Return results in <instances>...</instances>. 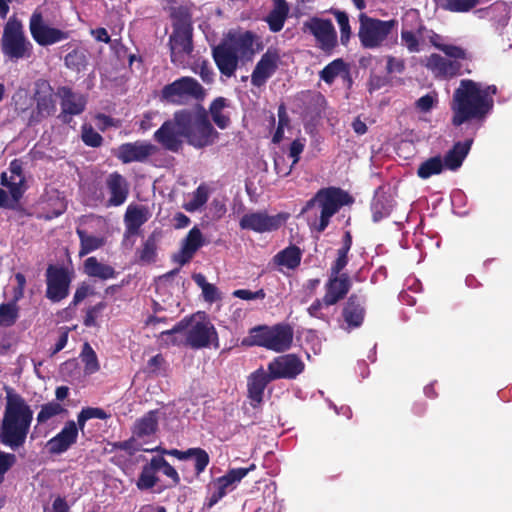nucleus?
Here are the masks:
<instances>
[{"label": "nucleus", "instance_id": "f257e3e1", "mask_svg": "<svg viewBox=\"0 0 512 512\" xmlns=\"http://www.w3.org/2000/svg\"><path fill=\"white\" fill-rule=\"evenodd\" d=\"M153 137L163 149L177 153L182 148V138L195 148H203L213 144L218 133L211 124L205 108L197 104L192 109L176 111L173 119L166 120L154 132Z\"/></svg>", "mask_w": 512, "mask_h": 512}, {"label": "nucleus", "instance_id": "f03ea898", "mask_svg": "<svg viewBox=\"0 0 512 512\" xmlns=\"http://www.w3.org/2000/svg\"><path fill=\"white\" fill-rule=\"evenodd\" d=\"M496 94L495 85L482 88L480 83L471 79L461 80L453 93L452 125L459 127L471 120H483L493 109V96Z\"/></svg>", "mask_w": 512, "mask_h": 512}, {"label": "nucleus", "instance_id": "7ed1b4c3", "mask_svg": "<svg viewBox=\"0 0 512 512\" xmlns=\"http://www.w3.org/2000/svg\"><path fill=\"white\" fill-rule=\"evenodd\" d=\"M5 407L0 423V443L12 451L23 448L33 420V411L24 397L6 390Z\"/></svg>", "mask_w": 512, "mask_h": 512}, {"label": "nucleus", "instance_id": "20e7f679", "mask_svg": "<svg viewBox=\"0 0 512 512\" xmlns=\"http://www.w3.org/2000/svg\"><path fill=\"white\" fill-rule=\"evenodd\" d=\"M256 38L252 31H229L219 44L212 47V58L223 76H234L239 61L248 62L253 59Z\"/></svg>", "mask_w": 512, "mask_h": 512}, {"label": "nucleus", "instance_id": "39448f33", "mask_svg": "<svg viewBox=\"0 0 512 512\" xmlns=\"http://www.w3.org/2000/svg\"><path fill=\"white\" fill-rule=\"evenodd\" d=\"M354 202V198L345 190L339 187L321 188L316 192L313 198L308 200L302 208L301 213H308L317 205L320 214L309 217L308 222L312 229L322 233L328 227L330 219L343 207Z\"/></svg>", "mask_w": 512, "mask_h": 512}, {"label": "nucleus", "instance_id": "423d86ee", "mask_svg": "<svg viewBox=\"0 0 512 512\" xmlns=\"http://www.w3.org/2000/svg\"><path fill=\"white\" fill-rule=\"evenodd\" d=\"M185 332V344L192 349H201L214 344L218 347V334L209 321H197L192 323L189 318L179 321L172 329L162 331L161 336L166 342L177 345L181 341L176 338V334Z\"/></svg>", "mask_w": 512, "mask_h": 512}, {"label": "nucleus", "instance_id": "0eeeda50", "mask_svg": "<svg viewBox=\"0 0 512 512\" xmlns=\"http://www.w3.org/2000/svg\"><path fill=\"white\" fill-rule=\"evenodd\" d=\"M293 335V329L288 324H276L271 327L261 325L250 329L246 341L249 345L264 347L280 353L290 349Z\"/></svg>", "mask_w": 512, "mask_h": 512}, {"label": "nucleus", "instance_id": "6e6552de", "mask_svg": "<svg viewBox=\"0 0 512 512\" xmlns=\"http://www.w3.org/2000/svg\"><path fill=\"white\" fill-rule=\"evenodd\" d=\"M206 96L205 88L197 79L183 76L165 85L160 93L162 102L173 105H188L195 101H203Z\"/></svg>", "mask_w": 512, "mask_h": 512}, {"label": "nucleus", "instance_id": "1a4fd4ad", "mask_svg": "<svg viewBox=\"0 0 512 512\" xmlns=\"http://www.w3.org/2000/svg\"><path fill=\"white\" fill-rule=\"evenodd\" d=\"M1 50L10 60L29 58L32 55L33 46L25 36L21 21L14 16L4 25Z\"/></svg>", "mask_w": 512, "mask_h": 512}, {"label": "nucleus", "instance_id": "9d476101", "mask_svg": "<svg viewBox=\"0 0 512 512\" xmlns=\"http://www.w3.org/2000/svg\"><path fill=\"white\" fill-rule=\"evenodd\" d=\"M359 24L358 37L361 46L365 49H375L382 46L397 25V20H380L361 13Z\"/></svg>", "mask_w": 512, "mask_h": 512}, {"label": "nucleus", "instance_id": "9b49d317", "mask_svg": "<svg viewBox=\"0 0 512 512\" xmlns=\"http://www.w3.org/2000/svg\"><path fill=\"white\" fill-rule=\"evenodd\" d=\"M45 296L53 303H58L69 295L73 272L64 266L49 264L46 273Z\"/></svg>", "mask_w": 512, "mask_h": 512}, {"label": "nucleus", "instance_id": "f8f14e48", "mask_svg": "<svg viewBox=\"0 0 512 512\" xmlns=\"http://www.w3.org/2000/svg\"><path fill=\"white\" fill-rule=\"evenodd\" d=\"M33 100L36 103L30 120L40 122L56 112L54 90L46 79H38L34 83Z\"/></svg>", "mask_w": 512, "mask_h": 512}, {"label": "nucleus", "instance_id": "ddd939ff", "mask_svg": "<svg viewBox=\"0 0 512 512\" xmlns=\"http://www.w3.org/2000/svg\"><path fill=\"white\" fill-rule=\"evenodd\" d=\"M303 31L312 34L318 47L326 53H331L337 46V33L330 19L311 17L303 23Z\"/></svg>", "mask_w": 512, "mask_h": 512}, {"label": "nucleus", "instance_id": "4468645a", "mask_svg": "<svg viewBox=\"0 0 512 512\" xmlns=\"http://www.w3.org/2000/svg\"><path fill=\"white\" fill-rule=\"evenodd\" d=\"M29 30L34 41L40 46H50L69 38V32L47 25L38 10L30 17Z\"/></svg>", "mask_w": 512, "mask_h": 512}, {"label": "nucleus", "instance_id": "2eb2a0df", "mask_svg": "<svg viewBox=\"0 0 512 512\" xmlns=\"http://www.w3.org/2000/svg\"><path fill=\"white\" fill-rule=\"evenodd\" d=\"M256 469V465L252 463L246 468H232L221 477L214 480V491L205 502L204 506L207 509L214 507L223 497H225L229 490H232V486L239 483L250 471Z\"/></svg>", "mask_w": 512, "mask_h": 512}, {"label": "nucleus", "instance_id": "dca6fc26", "mask_svg": "<svg viewBox=\"0 0 512 512\" xmlns=\"http://www.w3.org/2000/svg\"><path fill=\"white\" fill-rule=\"evenodd\" d=\"M287 216L279 213L268 215L266 211L246 213L239 221L243 230H251L257 233L271 232L278 230L286 221Z\"/></svg>", "mask_w": 512, "mask_h": 512}, {"label": "nucleus", "instance_id": "f3484780", "mask_svg": "<svg viewBox=\"0 0 512 512\" xmlns=\"http://www.w3.org/2000/svg\"><path fill=\"white\" fill-rule=\"evenodd\" d=\"M425 67L432 72L435 78L452 79L462 74H471L472 69L460 61L451 60L440 54L432 53L425 60Z\"/></svg>", "mask_w": 512, "mask_h": 512}, {"label": "nucleus", "instance_id": "a211bd4d", "mask_svg": "<svg viewBox=\"0 0 512 512\" xmlns=\"http://www.w3.org/2000/svg\"><path fill=\"white\" fill-rule=\"evenodd\" d=\"M305 368L304 362L296 354L275 357L267 366L270 378L295 379Z\"/></svg>", "mask_w": 512, "mask_h": 512}, {"label": "nucleus", "instance_id": "6ab92c4d", "mask_svg": "<svg viewBox=\"0 0 512 512\" xmlns=\"http://www.w3.org/2000/svg\"><path fill=\"white\" fill-rule=\"evenodd\" d=\"M365 303V297L356 293H352L344 302L341 316L345 324L343 326L345 330L351 331L363 324L366 315Z\"/></svg>", "mask_w": 512, "mask_h": 512}, {"label": "nucleus", "instance_id": "aec40b11", "mask_svg": "<svg viewBox=\"0 0 512 512\" xmlns=\"http://www.w3.org/2000/svg\"><path fill=\"white\" fill-rule=\"evenodd\" d=\"M157 152V147L147 141L123 143L118 147L116 157L123 163L145 162Z\"/></svg>", "mask_w": 512, "mask_h": 512}, {"label": "nucleus", "instance_id": "412c9836", "mask_svg": "<svg viewBox=\"0 0 512 512\" xmlns=\"http://www.w3.org/2000/svg\"><path fill=\"white\" fill-rule=\"evenodd\" d=\"M280 61V55L275 48H268L257 62L252 74L251 83L253 86L261 87L276 72Z\"/></svg>", "mask_w": 512, "mask_h": 512}, {"label": "nucleus", "instance_id": "4be33fe9", "mask_svg": "<svg viewBox=\"0 0 512 512\" xmlns=\"http://www.w3.org/2000/svg\"><path fill=\"white\" fill-rule=\"evenodd\" d=\"M171 62L182 64L191 56L193 46V31H172L168 42Z\"/></svg>", "mask_w": 512, "mask_h": 512}, {"label": "nucleus", "instance_id": "5701e85b", "mask_svg": "<svg viewBox=\"0 0 512 512\" xmlns=\"http://www.w3.org/2000/svg\"><path fill=\"white\" fill-rule=\"evenodd\" d=\"M57 95L61 102V119L64 123H70L71 116L81 114L86 107V99L68 87L61 86L58 88Z\"/></svg>", "mask_w": 512, "mask_h": 512}, {"label": "nucleus", "instance_id": "b1692460", "mask_svg": "<svg viewBox=\"0 0 512 512\" xmlns=\"http://www.w3.org/2000/svg\"><path fill=\"white\" fill-rule=\"evenodd\" d=\"M77 439L78 428L76 422L69 420L58 434L48 440L46 444L47 451L51 455H60L74 445Z\"/></svg>", "mask_w": 512, "mask_h": 512}, {"label": "nucleus", "instance_id": "393cba45", "mask_svg": "<svg viewBox=\"0 0 512 512\" xmlns=\"http://www.w3.org/2000/svg\"><path fill=\"white\" fill-rule=\"evenodd\" d=\"M351 280L347 273L341 275L329 274L325 284L324 302L325 306H333L343 300L351 289Z\"/></svg>", "mask_w": 512, "mask_h": 512}, {"label": "nucleus", "instance_id": "a878e982", "mask_svg": "<svg viewBox=\"0 0 512 512\" xmlns=\"http://www.w3.org/2000/svg\"><path fill=\"white\" fill-rule=\"evenodd\" d=\"M150 218L148 207L144 205L130 204L124 214V237L129 238L140 233V228Z\"/></svg>", "mask_w": 512, "mask_h": 512}, {"label": "nucleus", "instance_id": "bb28decb", "mask_svg": "<svg viewBox=\"0 0 512 512\" xmlns=\"http://www.w3.org/2000/svg\"><path fill=\"white\" fill-rule=\"evenodd\" d=\"M106 187L110 193L107 207H118L125 203L129 195V183L123 175L113 172L106 178Z\"/></svg>", "mask_w": 512, "mask_h": 512}, {"label": "nucleus", "instance_id": "cd10ccee", "mask_svg": "<svg viewBox=\"0 0 512 512\" xmlns=\"http://www.w3.org/2000/svg\"><path fill=\"white\" fill-rule=\"evenodd\" d=\"M273 381L268 372L262 367L252 372L247 378V392L251 405L255 408L263 401L267 385Z\"/></svg>", "mask_w": 512, "mask_h": 512}, {"label": "nucleus", "instance_id": "c85d7f7f", "mask_svg": "<svg viewBox=\"0 0 512 512\" xmlns=\"http://www.w3.org/2000/svg\"><path fill=\"white\" fill-rule=\"evenodd\" d=\"M472 143V139L456 142L442 160L444 167L451 171L459 169L467 157Z\"/></svg>", "mask_w": 512, "mask_h": 512}, {"label": "nucleus", "instance_id": "c756f323", "mask_svg": "<svg viewBox=\"0 0 512 512\" xmlns=\"http://www.w3.org/2000/svg\"><path fill=\"white\" fill-rule=\"evenodd\" d=\"M158 410H150L133 425L132 433L138 438L151 436L158 430Z\"/></svg>", "mask_w": 512, "mask_h": 512}, {"label": "nucleus", "instance_id": "7c9ffc66", "mask_svg": "<svg viewBox=\"0 0 512 512\" xmlns=\"http://www.w3.org/2000/svg\"><path fill=\"white\" fill-rule=\"evenodd\" d=\"M301 259L302 250L293 244L282 249L273 257V261L276 265L285 267L289 270L297 269L301 264Z\"/></svg>", "mask_w": 512, "mask_h": 512}, {"label": "nucleus", "instance_id": "2f4dec72", "mask_svg": "<svg viewBox=\"0 0 512 512\" xmlns=\"http://www.w3.org/2000/svg\"><path fill=\"white\" fill-rule=\"evenodd\" d=\"M426 31L425 25L421 20H418V24L415 29H408L404 25L401 31V42L407 48L410 53H417L420 49V38L423 37Z\"/></svg>", "mask_w": 512, "mask_h": 512}, {"label": "nucleus", "instance_id": "473e14b6", "mask_svg": "<svg viewBox=\"0 0 512 512\" xmlns=\"http://www.w3.org/2000/svg\"><path fill=\"white\" fill-rule=\"evenodd\" d=\"M84 272L90 277H96L102 280L114 278L116 272L110 265L103 264L96 257H89L84 262Z\"/></svg>", "mask_w": 512, "mask_h": 512}, {"label": "nucleus", "instance_id": "72a5a7b5", "mask_svg": "<svg viewBox=\"0 0 512 512\" xmlns=\"http://www.w3.org/2000/svg\"><path fill=\"white\" fill-rule=\"evenodd\" d=\"M289 7L285 0H277L275 7L268 14L266 21L272 32L282 30L285 20L288 16Z\"/></svg>", "mask_w": 512, "mask_h": 512}, {"label": "nucleus", "instance_id": "f704fd0d", "mask_svg": "<svg viewBox=\"0 0 512 512\" xmlns=\"http://www.w3.org/2000/svg\"><path fill=\"white\" fill-rule=\"evenodd\" d=\"M170 17L173 31H193L192 16L187 7H171Z\"/></svg>", "mask_w": 512, "mask_h": 512}, {"label": "nucleus", "instance_id": "c9c22d12", "mask_svg": "<svg viewBox=\"0 0 512 512\" xmlns=\"http://www.w3.org/2000/svg\"><path fill=\"white\" fill-rule=\"evenodd\" d=\"M228 106V100L224 97L215 98L209 107V113L215 125L220 129H226L230 123V117L223 113Z\"/></svg>", "mask_w": 512, "mask_h": 512}, {"label": "nucleus", "instance_id": "e433bc0d", "mask_svg": "<svg viewBox=\"0 0 512 512\" xmlns=\"http://www.w3.org/2000/svg\"><path fill=\"white\" fill-rule=\"evenodd\" d=\"M154 461L155 458L153 457L149 463L142 467L136 482L137 488L141 491L152 489L159 481V477L156 474L158 471L157 466H153Z\"/></svg>", "mask_w": 512, "mask_h": 512}, {"label": "nucleus", "instance_id": "4c0bfd02", "mask_svg": "<svg viewBox=\"0 0 512 512\" xmlns=\"http://www.w3.org/2000/svg\"><path fill=\"white\" fill-rule=\"evenodd\" d=\"M76 234L80 240L79 256H85L105 245V238L88 234L85 230L77 228Z\"/></svg>", "mask_w": 512, "mask_h": 512}, {"label": "nucleus", "instance_id": "58836bf2", "mask_svg": "<svg viewBox=\"0 0 512 512\" xmlns=\"http://www.w3.org/2000/svg\"><path fill=\"white\" fill-rule=\"evenodd\" d=\"M341 73L348 74V67L342 58H337L327 64L319 75L325 83L332 84Z\"/></svg>", "mask_w": 512, "mask_h": 512}, {"label": "nucleus", "instance_id": "ea45409f", "mask_svg": "<svg viewBox=\"0 0 512 512\" xmlns=\"http://www.w3.org/2000/svg\"><path fill=\"white\" fill-rule=\"evenodd\" d=\"M443 169L444 165L441 156L438 155L422 162L417 169V175L421 179H428L433 175L440 174Z\"/></svg>", "mask_w": 512, "mask_h": 512}, {"label": "nucleus", "instance_id": "a19ab883", "mask_svg": "<svg viewBox=\"0 0 512 512\" xmlns=\"http://www.w3.org/2000/svg\"><path fill=\"white\" fill-rule=\"evenodd\" d=\"M138 261L144 264L155 262L157 257V243L154 234L148 236L142 247L136 252Z\"/></svg>", "mask_w": 512, "mask_h": 512}, {"label": "nucleus", "instance_id": "79ce46f5", "mask_svg": "<svg viewBox=\"0 0 512 512\" xmlns=\"http://www.w3.org/2000/svg\"><path fill=\"white\" fill-rule=\"evenodd\" d=\"M209 198V187L202 183L193 192L192 199L183 205L188 212H195L203 207Z\"/></svg>", "mask_w": 512, "mask_h": 512}, {"label": "nucleus", "instance_id": "37998d69", "mask_svg": "<svg viewBox=\"0 0 512 512\" xmlns=\"http://www.w3.org/2000/svg\"><path fill=\"white\" fill-rule=\"evenodd\" d=\"M19 306L15 302H7L0 304V326L11 327L19 318Z\"/></svg>", "mask_w": 512, "mask_h": 512}, {"label": "nucleus", "instance_id": "c03bdc74", "mask_svg": "<svg viewBox=\"0 0 512 512\" xmlns=\"http://www.w3.org/2000/svg\"><path fill=\"white\" fill-rule=\"evenodd\" d=\"M331 13L334 15L340 28V42L342 45L347 46L352 35L349 16L345 11L337 9H332Z\"/></svg>", "mask_w": 512, "mask_h": 512}, {"label": "nucleus", "instance_id": "a18cd8bd", "mask_svg": "<svg viewBox=\"0 0 512 512\" xmlns=\"http://www.w3.org/2000/svg\"><path fill=\"white\" fill-rule=\"evenodd\" d=\"M205 244L202 232L197 226H194L183 240L182 247L187 252L195 253Z\"/></svg>", "mask_w": 512, "mask_h": 512}, {"label": "nucleus", "instance_id": "49530a36", "mask_svg": "<svg viewBox=\"0 0 512 512\" xmlns=\"http://www.w3.org/2000/svg\"><path fill=\"white\" fill-rule=\"evenodd\" d=\"M432 45L442 51L447 57L451 58V60H472V55L469 54L465 49L460 46L452 45V44H440L438 42L432 41Z\"/></svg>", "mask_w": 512, "mask_h": 512}, {"label": "nucleus", "instance_id": "de8ad7c7", "mask_svg": "<svg viewBox=\"0 0 512 512\" xmlns=\"http://www.w3.org/2000/svg\"><path fill=\"white\" fill-rule=\"evenodd\" d=\"M442 9L450 12H468L479 3V0H438Z\"/></svg>", "mask_w": 512, "mask_h": 512}, {"label": "nucleus", "instance_id": "09e8293b", "mask_svg": "<svg viewBox=\"0 0 512 512\" xmlns=\"http://www.w3.org/2000/svg\"><path fill=\"white\" fill-rule=\"evenodd\" d=\"M65 65L67 68L80 72L87 66L86 54L79 49H74L65 56Z\"/></svg>", "mask_w": 512, "mask_h": 512}, {"label": "nucleus", "instance_id": "8fccbe9b", "mask_svg": "<svg viewBox=\"0 0 512 512\" xmlns=\"http://www.w3.org/2000/svg\"><path fill=\"white\" fill-rule=\"evenodd\" d=\"M66 410L63 406L55 401L48 402L41 406L40 411L37 414V422L42 424L46 423L49 419L62 414Z\"/></svg>", "mask_w": 512, "mask_h": 512}, {"label": "nucleus", "instance_id": "3c124183", "mask_svg": "<svg viewBox=\"0 0 512 512\" xmlns=\"http://www.w3.org/2000/svg\"><path fill=\"white\" fill-rule=\"evenodd\" d=\"M155 461L153 462V466H157L158 471H162L165 476L171 479L172 487H175L180 484V476L177 472V470L170 465V463L162 456H156L154 457Z\"/></svg>", "mask_w": 512, "mask_h": 512}, {"label": "nucleus", "instance_id": "603ef678", "mask_svg": "<svg viewBox=\"0 0 512 512\" xmlns=\"http://www.w3.org/2000/svg\"><path fill=\"white\" fill-rule=\"evenodd\" d=\"M24 182H25V179H21V178L20 179H11L10 181H8L6 173H2V175H1V184L3 186H6L9 189V193L15 202H18L23 196Z\"/></svg>", "mask_w": 512, "mask_h": 512}, {"label": "nucleus", "instance_id": "864d4df0", "mask_svg": "<svg viewBox=\"0 0 512 512\" xmlns=\"http://www.w3.org/2000/svg\"><path fill=\"white\" fill-rule=\"evenodd\" d=\"M82 361L85 364V372L88 374L95 373L100 369L97 355L88 343L83 346Z\"/></svg>", "mask_w": 512, "mask_h": 512}, {"label": "nucleus", "instance_id": "5fc2aeb1", "mask_svg": "<svg viewBox=\"0 0 512 512\" xmlns=\"http://www.w3.org/2000/svg\"><path fill=\"white\" fill-rule=\"evenodd\" d=\"M82 141L85 145L93 148L100 147L103 142V137L91 126H82Z\"/></svg>", "mask_w": 512, "mask_h": 512}, {"label": "nucleus", "instance_id": "6e6d98bb", "mask_svg": "<svg viewBox=\"0 0 512 512\" xmlns=\"http://www.w3.org/2000/svg\"><path fill=\"white\" fill-rule=\"evenodd\" d=\"M193 459L195 462V464H194L195 472L197 475H200L201 473H203L205 471V469L207 468V466L210 462L209 454L206 452V450H204L202 448H198V451L195 454V456L193 457Z\"/></svg>", "mask_w": 512, "mask_h": 512}, {"label": "nucleus", "instance_id": "4d7b16f0", "mask_svg": "<svg viewBox=\"0 0 512 512\" xmlns=\"http://www.w3.org/2000/svg\"><path fill=\"white\" fill-rule=\"evenodd\" d=\"M348 261V252L337 250V258L331 265L330 274L341 275V272L347 266Z\"/></svg>", "mask_w": 512, "mask_h": 512}, {"label": "nucleus", "instance_id": "13d9d810", "mask_svg": "<svg viewBox=\"0 0 512 512\" xmlns=\"http://www.w3.org/2000/svg\"><path fill=\"white\" fill-rule=\"evenodd\" d=\"M233 297L239 298L242 300H255L260 299L263 300L266 297V293L264 289H259L255 292L250 291L248 289H237L232 293Z\"/></svg>", "mask_w": 512, "mask_h": 512}, {"label": "nucleus", "instance_id": "bf43d9fd", "mask_svg": "<svg viewBox=\"0 0 512 512\" xmlns=\"http://www.w3.org/2000/svg\"><path fill=\"white\" fill-rule=\"evenodd\" d=\"M325 306L324 297L322 299H315L313 303L307 308V313L310 317L328 321V317L322 312V307Z\"/></svg>", "mask_w": 512, "mask_h": 512}, {"label": "nucleus", "instance_id": "052dcab7", "mask_svg": "<svg viewBox=\"0 0 512 512\" xmlns=\"http://www.w3.org/2000/svg\"><path fill=\"white\" fill-rule=\"evenodd\" d=\"M17 458L13 453L0 450V476L4 479L5 473L16 463Z\"/></svg>", "mask_w": 512, "mask_h": 512}, {"label": "nucleus", "instance_id": "680f3d73", "mask_svg": "<svg viewBox=\"0 0 512 512\" xmlns=\"http://www.w3.org/2000/svg\"><path fill=\"white\" fill-rule=\"evenodd\" d=\"M304 147H305L304 139L297 138V139L293 140L292 143L290 144L289 156L293 159L292 164L294 166L299 162L300 155L303 152Z\"/></svg>", "mask_w": 512, "mask_h": 512}, {"label": "nucleus", "instance_id": "e2e57ef3", "mask_svg": "<svg viewBox=\"0 0 512 512\" xmlns=\"http://www.w3.org/2000/svg\"><path fill=\"white\" fill-rule=\"evenodd\" d=\"M386 70L389 74L392 73H403L405 70V61L402 58H396L393 56L387 57Z\"/></svg>", "mask_w": 512, "mask_h": 512}, {"label": "nucleus", "instance_id": "0e129e2a", "mask_svg": "<svg viewBox=\"0 0 512 512\" xmlns=\"http://www.w3.org/2000/svg\"><path fill=\"white\" fill-rule=\"evenodd\" d=\"M105 308V303L99 302L98 304L90 307L84 317V325L87 327L94 326L96 323L97 314Z\"/></svg>", "mask_w": 512, "mask_h": 512}, {"label": "nucleus", "instance_id": "69168bd1", "mask_svg": "<svg viewBox=\"0 0 512 512\" xmlns=\"http://www.w3.org/2000/svg\"><path fill=\"white\" fill-rule=\"evenodd\" d=\"M294 165H287L286 159L280 156L274 160V168L278 176L287 177L292 172Z\"/></svg>", "mask_w": 512, "mask_h": 512}, {"label": "nucleus", "instance_id": "338daca9", "mask_svg": "<svg viewBox=\"0 0 512 512\" xmlns=\"http://www.w3.org/2000/svg\"><path fill=\"white\" fill-rule=\"evenodd\" d=\"M88 420L101 419L106 420L110 415L102 408L99 407H85L81 410Z\"/></svg>", "mask_w": 512, "mask_h": 512}, {"label": "nucleus", "instance_id": "774afa93", "mask_svg": "<svg viewBox=\"0 0 512 512\" xmlns=\"http://www.w3.org/2000/svg\"><path fill=\"white\" fill-rule=\"evenodd\" d=\"M202 294L204 299L210 303L216 302L221 299V295L218 288L211 283L204 285Z\"/></svg>", "mask_w": 512, "mask_h": 512}]
</instances>
